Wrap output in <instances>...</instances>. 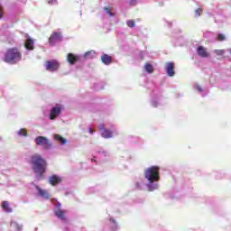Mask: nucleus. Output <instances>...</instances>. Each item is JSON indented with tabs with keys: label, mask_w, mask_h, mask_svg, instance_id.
Listing matches in <instances>:
<instances>
[{
	"label": "nucleus",
	"mask_w": 231,
	"mask_h": 231,
	"mask_svg": "<svg viewBox=\"0 0 231 231\" xmlns=\"http://www.w3.org/2000/svg\"><path fill=\"white\" fill-rule=\"evenodd\" d=\"M126 23L128 28H134L136 26L134 20H128Z\"/></svg>",
	"instance_id": "nucleus-20"
},
{
	"label": "nucleus",
	"mask_w": 231,
	"mask_h": 231,
	"mask_svg": "<svg viewBox=\"0 0 231 231\" xmlns=\"http://www.w3.org/2000/svg\"><path fill=\"white\" fill-rule=\"evenodd\" d=\"M226 37L225 36V34L219 33L217 37V41H218V42H223V41H226Z\"/></svg>",
	"instance_id": "nucleus-22"
},
{
	"label": "nucleus",
	"mask_w": 231,
	"mask_h": 231,
	"mask_svg": "<svg viewBox=\"0 0 231 231\" xmlns=\"http://www.w3.org/2000/svg\"><path fill=\"white\" fill-rule=\"evenodd\" d=\"M111 10H113V7H104L106 14H107L110 17H113L115 14L111 12Z\"/></svg>",
	"instance_id": "nucleus-21"
},
{
	"label": "nucleus",
	"mask_w": 231,
	"mask_h": 231,
	"mask_svg": "<svg viewBox=\"0 0 231 231\" xmlns=\"http://www.w3.org/2000/svg\"><path fill=\"white\" fill-rule=\"evenodd\" d=\"M98 130L99 131H104V125H98Z\"/></svg>",
	"instance_id": "nucleus-31"
},
{
	"label": "nucleus",
	"mask_w": 231,
	"mask_h": 231,
	"mask_svg": "<svg viewBox=\"0 0 231 231\" xmlns=\"http://www.w3.org/2000/svg\"><path fill=\"white\" fill-rule=\"evenodd\" d=\"M144 68H145L147 73H153V71H154L152 65L150 63H145Z\"/></svg>",
	"instance_id": "nucleus-19"
},
{
	"label": "nucleus",
	"mask_w": 231,
	"mask_h": 231,
	"mask_svg": "<svg viewBox=\"0 0 231 231\" xmlns=\"http://www.w3.org/2000/svg\"><path fill=\"white\" fill-rule=\"evenodd\" d=\"M93 55H95V51H90L85 53L84 57L86 59H93Z\"/></svg>",
	"instance_id": "nucleus-23"
},
{
	"label": "nucleus",
	"mask_w": 231,
	"mask_h": 231,
	"mask_svg": "<svg viewBox=\"0 0 231 231\" xmlns=\"http://www.w3.org/2000/svg\"><path fill=\"white\" fill-rule=\"evenodd\" d=\"M196 89L199 91V93H202L203 92V88H201V86L199 85H196Z\"/></svg>",
	"instance_id": "nucleus-28"
},
{
	"label": "nucleus",
	"mask_w": 231,
	"mask_h": 231,
	"mask_svg": "<svg viewBox=\"0 0 231 231\" xmlns=\"http://www.w3.org/2000/svg\"><path fill=\"white\" fill-rule=\"evenodd\" d=\"M11 226L13 228H15L16 230H21L23 228V226H21L19 224H17L16 222H13L11 223Z\"/></svg>",
	"instance_id": "nucleus-26"
},
{
	"label": "nucleus",
	"mask_w": 231,
	"mask_h": 231,
	"mask_svg": "<svg viewBox=\"0 0 231 231\" xmlns=\"http://www.w3.org/2000/svg\"><path fill=\"white\" fill-rule=\"evenodd\" d=\"M144 177L148 180L149 183L160 181V167L152 166L144 171Z\"/></svg>",
	"instance_id": "nucleus-3"
},
{
	"label": "nucleus",
	"mask_w": 231,
	"mask_h": 231,
	"mask_svg": "<svg viewBox=\"0 0 231 231\" xmlns=\"http://www.w3.org/2000/svg\"><path fill=\"white\" fill-rule=\"evenodd\" d=\"M54 140H56L57 142H60V143L61 145H66V143L68 142L64 137H62V136H60L59 134H55L54 135Z\"/></svg>",
	"instance_id": "nucleus-17"
},
{
	"label": "nucleus",
	"mask_w": 231,
	"mask_h": 231,
	"mask_svg": "<svg viewBox=\"0 0 231 231\" xmlns=\"http://www.w3.org/2000/svg\"><path fill=\"white\" fill-rule=\"evenodd\" d=\"M203 14V9L199 8L195 10V17H199Z\"/></svg>",
	"instance_id": "nucleus-27"
},
{
	"label": "nucleus",
	"mask_w": 231,
	"mask_h": 231,
	"mask_svg": "<svg viewBox=\"0 0 231 231\" xmlns=\"http://www.w3.org/2000/svg\"><path fill=\"white\" fill-rule=\"evenodd\" d=\"M35 189L38 191L39 196L43 198V199H50V195L48 194V191H46L45 189H41V187H39V186H35Z\"/></svg>",
	"instance_id": "nucleus-11"
},
{
	"label": "nucleus",
	"mask_w": 231,
	"mask_h": 231,
	"mask_svg": "<svg viewBox=\"0 0 231 231\" xmlns=\"http://www.w3.org/2000/svg\"><path fill=\"white\" fill-rule=\"evenodd\" d=\"M60 67V64H59V61L55 60L46 61L45 68L47 71H57V69H59Z\"/></svg>",
	"instance_id": "nucleus-5"
},
{
	"label": "nucleus",
	"mask_w": 231,
	"mask_h": 231,
	"mask_svg": "<svg viewBox=\"0 0 231 231\" xmlns=\"http://www.w3.org/2000/svg\"><path fill=\"white\" fill-rule=\"evenodd\" d=\"M2 208H3V210H5V212H7L9 214L13 212V209L10 207V204L6 200L2 202Z\"/></svg>",
	"instance_id": "nucleus-15"
},
{
	"label": "nucleus",
	"mask_w": 231,
	"mask_h": 231,
	"mask_svg": "<svg viewBox=\"0 0 231 231\" xmlns=\"http://www.w3.org/2000/svg\"><path fill=\"white\" fill-rule=\"evenodd\" d=\"M62 182V178L57 176V175H52L49 179V183L52 185L53 187L59 185V183Z\"/></svg>",
	"instance_id": "nucleus-8"
},
{
	"label": "nucleus",
	"mask_w": 231,
	"mask_h": 231,
	"mask_svg": "<svg viewBox=\"0 0 231 231\" xmlns=\"http://www.w3.org/2000/svg\"><path fill=\"white\" fill-rule=\"evenodd\" d=\"M60 115V107H53L51 110V114H50V120H55V118H57V116H59Z\"/></svg>",
	"instance_id": "nucleus-9"
},
{
	"label": "nucleus",
	"mask_w": 231,
	"mask_h": 231,
	"mask_svg": "<svg viewBox=\"0 0 231 231\" xmlns=\"http://www.w3.org/2000/svg\"><path fill=\"white\" fill-rule=\"evenodd\" d=\"M35 142L37 145H39L40 147H42L44 151H48V149H51V143H50V140L47 137L38 136L36 137Z\"/></svg>",
	"instance_id": "nucleus-4"
},
{
	"label": "nucleus",
	"mask_w": 231,
	"mask_h": 231,
	"mask_svg": "<svg viewBox=\"0 0 231 231\" xmlns=\"http://www.w3.org/2000/svg\"><path fill=\"white\" fill-rule=\"evenodd\" d=\"M214 53L216 55H217L218 57H221V56L225 55V50H215Z\"/></svg>",
	"instance_id": "nucleus-25"
},
{
	"label": "nucleus",
	"mask_w": 231,
	"mask_h": 231,
	"mask_svg": "<svg viewBox=\"0 0 231 231\" xmlns=\"http://www.w3.org/2000/svg\"><path fill=\"white\" fill-rule=\"evenodd\" d=\"M24 47L26 48V50L29 51L34 50L35 47L33 46V40L28 37L27 40L25 41Z\"/></svg>",
	"instance_id": "nucleus-14"
},
{
	"label": "nucleus",
	"mask_w": 231,
	"mask_h": 231,
	"mask_svg": "<svg viewBox=\"0 0 231 231\" xmlns=\"http://www.w3.org/2000/svg\"><path fill=\"white\" fill-rule=\"evenodd\" d=\"M166 73L169 77L176 75V72H174V62L170 61L166 64Z\"/></svg>",
	"instance_id": "nucleus-7"
},
{
	"label": "nucleus",
	"mask_w": 231,
	"mask_h": 231,
	"mask_svg": "<svg viewBox=\"0 0 231 231\" xmlns=\"http://www.w3.org/2000/svg\"><path fill=\"white\" fill-rule=\"evenodd\" d=\"M67 60L68 62H69L70 64H75V62H79V56L73 54V53H69L67 55Z\"/></svg>",
	"instance_id": "nucleus-13"
},
{
	"label": "nucleus",
	"mask_w": 231,
	"mask_h": 231,
	"mask_svg": "<svg viewBox=\"0 0 231 231\" xmlns=\"http://www.w3.org/2000/svg\"><path fill=\"white\" fill-rule=\"evenodd\" d=\"M92 162H95V159H92Z\"/></svg>",
	"instance_id": "nucleus-33"
},
{
	"label": "nucleus",
	"mask_w": 231,
	"mask_h": 231,
	"mask_svg": "<svg viewBox=\"0 0 231 231\" xmlns=\"http://www.w3.org/2000/svg\"><path fill=\"white\" fill-rule=\"evenodd\" d=\"M197 54L199 55V57H201L202 59H207V58L210 57L208 51H207V48H205L203 46L198 47Z\"/></svg>",
	"instance_id": "nucleus-6"
},
{
	"label": "nucleus",
	"mask_w": 231,
	"mask_h": 231,
	"mask_svg": "<svg viewBox=\"0 0 231 231\" xmlns=\"http://www.w3.org/2000/svg\"><path fill=\"white\" fill-rule=\"evenodd\" d=\"M49 5H57V0H49Z\"/></svg>",
	"instance_id": "nucleus-29"
},
{
	"label": "nucleus",
	"mask_w": 231,
	"mask_h": 231,
	"mask_svg": "<svg viewBox=\"0 0 231 231\" xmlns=\"http://www.w3.org/2000/svg\"><path fill=\"white\" fill-rule=\"evenodd\" d=\"M59 39H60V33L53 32L49 38V44H51V46H53V44H55V42H57Z\"/></svg>",
	"instance_id": "nucleus-10"
},
{
	"label": "nucleus",
	"mask_w": 231,
	"mask_h": 231,
	"mask_svg": "<svg viewBox=\"0 0 231 231\" xmlns=\"http://www.w3.org/2000/svg\"><path fill=\"white\" fill-rule=\"evenodd\" d=\"M31 163L32 165V171L35 174H39L40 178H42L43 172H46L48 162L40 154H34L31 156Z\"/></svg>",
	"instance_id": "nucleus-1"
},
{
	"label": "nucleus",
	"mask_w": 231,
	"mask_h": 231,
	"mask_svg": "<svg viewBox=\"0 0 231 231\" xmlns=\"http://www.w3.org/2000/svg\"><path fill=\"white\" fill-rule=\"evenodd\" d=\"M23 59V54L16 47L9 48L4 55V62L7 64H17Z\"/></svg>",
	"instance_id": "nucleus-2"
},
{
	"label": "nucleus",
	"mask_w": 231,
	"mask_h": 231,
	"mask_svg": "<svg viewBox=\"0 0 231 231\" xmlns=\"http://www.w3.org/2000/svg\"><path fill=\"white\" fill-rule=\"evenodd\" d=\"M101 61L103 64H106V66H109L113 62V58L107 54H103L101 57Z\"/></svg>",
	"instance_id": "nucleus-12"
},
{
	"label": "nucleus",
	"mask_w": 231,
	"mask_h": 231,
	"mask_svg": "<svg viewBox=\"0 0 231 231\" xmlns=\"http://www.w3.org/2000/svg\"><path fill=\"white\" fill-rule=\"evenodd\" d=\"M0 19H3V6L0 4Z\"/></svg>",
	"instance_id": "nucleus-30"
},
{
	"label": "nucleus",
	"mask_w": 231,
	"mask_h": 231,
	"mask_svg": "<svg viewBox=\"0 0 231 231\" xmlns=\"http://www.w3.org/2000/svg\"><path fill=\"white\" fill-rule=\"evenodd\" d=\"M64 214H65V211L62 210V209H58L56 212H55V215L57 216V217H59V219H66V217H64Z\"/></svg>",
	"instance_id": "nucleus-18"
},
{
	"label": "nucleus",
	"mask_w": 231,
	"mask_h": 231,
	"mask_svg": "<svg viewBox=\"0 0 231 231\" xmlns=\"http://www.w3.org/2000/svg\"><path fill=\"white\" fill-rule=\"evenodd\" d=\"M101 136L106 139L113 138V132H111L109 129H104V131L101 133Z\"/></svg>",
	"instance_id": "nucleus-16"
},
{
	"label": "nucleus",
	"mask_w": 231,
	"mask_h": 231,
	"mask_svg": "<svg viewBox=\"0 0 231 231\" xmlns=\"http://www.w3.org/2000/svg\"><path fill=\"white\" fill-rule=\"evenodd\" d=\"M19 136H28V132H26V129L22 128L18 132Z\"/></svg>",
	"instance_id": "nucleus-24"
},
{
	"label": "nucleus",
	"mask_w": 231,
	"mask_h": 231,
	"mask_svg": "<svg viewBox=\"0 0 231 231\" xmlns=\"http://www.w3.org/2000/svg\"><path fill=\"white\" fill-rule=\"evenodd\" d=\"M94 132H95V131H94L93 129L89 128V133H90V134H93Z\"/></svg>",
	"instance_id": "nucleus-32"
}]
</instances>
